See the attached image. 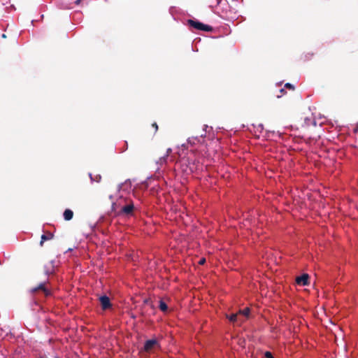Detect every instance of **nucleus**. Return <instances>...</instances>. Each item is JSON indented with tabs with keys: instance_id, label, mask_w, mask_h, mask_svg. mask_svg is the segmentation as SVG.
<instances>
[{
	"instance_id": "f3484780",
	"label": "nucleus",
	"mask_w": 358,
	"mask_h": 358,
	"mask_svg": "<svg viewBox=\"0 0 358 358\" xmlns=\"http://www.w3.org/2000/svg\"><path fill=\"white\" fill-rule=\"evenodd\" d=\"M205 262H206V259H205V258H202V259H201L199 260V264H201V265H202V264H203Z\"/></svg>"
},
{
	"instance_id": "f03ea898",
	"label": "nucleus",
	"mask_w": 358,
	"mask_h": 358,
	"mask_svg": "<svg viewBox=\"0 0 358 358\" xmlns=\"http://www.w3.org/2000/svg\"><path fill=\"white\" fill-rule=\"evenodd\" d=\"M250 313V310L249 308H245L243 310H239L238 313L231 314V315H227L229 320L232 322H244L248 317Z\"/></svg>"
},
{
	"instance_id": "9d476101",
	"label": "nucleus",
	"mask_w": 358,
	"mask_h": 358,
	"mask_svg": "<svg viewBox=\"0 0 358 358\" xmlns=\"http://www.w3.org/2000/svg\"><path fill=\"white\" fill-rule=\"evenodd\" d=\"M171 151H172L171 148H168L166 150V155L163 157H161L159 159L157 163L159 164L160 165L165 164L166 162V159H167L168 156L169 155V154L171 152Z\"/></svg>"
},
{
	"instance_id": "6e6552de",
	"label": "nucleus",
	"mask_w": 358,
	"mask_h": 358,
	"mask_svg": "<svg viewBox=\"0 0 358 358\" xmlns=\"http://www.w3.org/2000/svg\"><path fill=\"white\" fill-rule=\"evenodd\" d=\"M64 218L65 220H71L73 218V213L70 209H66L64 212Z\"/></svg>"
},
{
	"instance_id": "20e7f679",
	"label": "nucleus",
	"mask_w": 358,
	"mask_h": 358,
	"mask_svg": "<svg viewBox=\"0 0 358 358\" xmlns=\"http://www.w3.org/2000/svg\"><path fill=\"white\" fill-rule=\"evenodd\" d=\"M99 302L103 310H107L112 307V303L108 296L106 295L99 297Z\"/></svg>"
},
{
	"instance_id": "2eb2a0df",
	"label": "nucleus",
	"mask_w": 358,
	"mask_h": 358,
	"mask_svg": "<svg viewBox=\"0 0 358 358\" xmlns=\"http://www.w3.org/2000/svg\"><path fill=\"white\" fill-rule=\"evenodd\" d=\"M264 356L266 358H274L273 357V355L271 354V352H268V351H266L265 353H264Z\"/></svg>"
},
{
	"instance_id": "412c9836",
	"label": "nucleus",
	"mask_w": 358,
	"mask_h": 358,
	"mask_svg": "<svg viewBox=\"0 0 358 358\" xmlns=\"http://www.w3.org/2000/svg\"><path fill=\"white\" fill-rule=\"evenodd\" d=\"M152 127H154L155 128V131H157L158 129V126H157V124L156 123H154L152 124Z\"/></svg>"
},
{
	"instance_id": "dca6fc26",
	"label": "nucleus",
	"mask_w": 358,
	"mask_h": 358,
	"mask_svg": "<svg viewBox=\"0 0 358 358\" xmlns=\"http://www.w3.org/2000/svg\"><path fill=\"white\" fill-rule=\"evenodd\" d=\"M198 169L197 166L193 164L192 166L189 167V171L191 173L194 172V171H196Z\"/></svg>"
},
{
	"instance_id": "39448f33",
	"label": "nucleus",
	"mask_w": 358,
	"mask_h": 358,
	"mask_svg": "<svg viewBox=\"0 0 358 358\" xmlns=\"http://www.w3.org/2000/svg\"><path fill=\"white\" fill-rule=\"evenodd\" d=\"M155 347H159V344L157 339L148 340L145 343L144 350L148 352H150Z\"/></svg>"
},
{
	"instance_id": "1a4fd4ad",
	"label": "nucleus",
	"mask_w": 358,
	"mask_h": 358,
	"mask_svg": "<svg viewBox=\"0 0 358 358\" xmlns=\"http://www.w3.org/2000/svg\"><path fill=\"white\" fill-rule=\"evenodd\" d=\"M80 0H71V1H70L68 3L62 6V8H66V9L72 8H73V4L78 5V4L80 3Z\"/></svg>"
},
{
	"instance_id": "a211bd4d",
	"label": "nucleus",
	"mask_w": 358,
	"mask_h": 358,
	"mask_svg": "<svg viewBox=\"0 0 358 358\" xmlns=\"http://www.w3.org/2000/svg\"><path fill=\"white\" fill-rule=\"evenodd\" d=\"M285 87H289V88L292 89V90L294 89V87L291 84H289V83H287L285 85Z\"/></svg>"
},
{
	"instance_id": "aec40b11",
	"label": "nucleus",
	"mask_w": 358,
	"mask_h": 358,
	"mask_svg": "<svg viewBox=\"0 0 358 358\" xmlns=\"http://www.w3.org/2000/svg\"><path fill=\"white\" fill-rule=\"evenodd\" d=\"M153 192H158V188H156V186L154 185L152 187Z\"/></svg>"
},
{
	"instance_id": "423d86ee",
	"label": "nucleus",
	"mask_w": 358,
	"mask_h": 358,
	"mask_svg": "<svg viewBox=\"0 0 358 358\" xmlns=\"http://www.w3.org/2000/svg\"><path fill=\"white\" fill-rule=\"evenodd\" d=\"M309 275L307 273H304L296 278V282L297 285L301 286H306L308 285Z\"/></svg>"
},
{
	"instance_id": "4be33fe9",
	"label": "nucleus",
	"mask_w": 358,
	"mask_h": 358,
	"mask_svg": "<svg viewBox=\"0 0 358 358\" xmlns=\"http://www.w3.org/2000/svg\"><path fill=\"white\" fill-rule=\"evenodd\" d=\"M2 37H3V38H5V37H6V36H5V34H2Z\"/></svg>"
},
{
	"instance_id": "6ab92c4d",
	"label": "nucleus",
	"mask_w": 358,
	"mask_h": 358,
	"mask_svg": "<svg viewBox=\"0 0 358 358\" xmlns=\"http://www.w3.org/2000/svg\"><path fill=\"white\" fill-rule=\"evenodd\" d=\"M52 271H52V268H51L50 270H45V273H46V274H48V275H49V274L52 273Z\"/></svg>"
},
{
	"instance_id": "4468645a",
	"label": "nucleus",
	"mask_w": 358,
	"mask_h": 358,
	"mask_svg": "<svg viewBox=\"0 0 358 358\" xmlns=\"http://www.w3.org/2000/svg\"><path fill=\"white\" fill-rule=\"evenodd\" d=\"M90 178L92 181H96V182H99V180H101V176L100 175H97L96 176L95 178H93L92 175L90 174Z\"/></svg>"
},
{
	"instance_id": "9b49d317",
	"label": "nucleus",
	"mask_w": 358,
	"mask_h": 358,
	"mask_svg": "<svg viewBox=\"0 0 358 358\" xmlns=\"http://www.w3.org/2000/svg\"><path fill=\"white\" fill-rule=\"evenodd\" d=\"M159 308L164 313L168 310V306L163 300L159 301Z\"/></svg>"
},
{
	"instance_id": "f257e3e1",
	"label": "nucleus",
	"mask_w": 358,
	"mask_h": 358,
	"mask_svg": "<svg viewBox=\"0 0 358 358\" xmlns=\"http://www.w3.org/2000/svg\"><path fill=\"white\" fill-rule=\"evenodd\" d=\"M113 208L117 210L119 216L124 217L134 216L135 211L138 209L131 199L124 197L123 195H120L116 202L113 203Z\"/></svg>"
},
{
	"instance_id": "7ed1b4c3",
	"label": "nucleus",
	"mask_w": 358,
	"mask_h": 358,
	"mask_svg": "<svg viewBox=\"0 0 358 358\" xmlns=\"http://www.w3.org/2000/svg\"><path fill=\"white\" fill-rule=\"evenodd\" d=\"M188 24L191 27H192L194 29H198V30H202V31H210L212 30V27L210 26L204 24L201 22L194 21L192 20H188Z\"/></svg>"
},
{
	"instance_id": "ddd939ff",
	"label": "nucleus",
	"mask_w": 358,
	"mask_h": 358,
	"mask_svg": "<svg viewBox=\"0 0 358 358\" xmlns=\"http://www.w3.org/2000/svg\"><path fill=\"white\" fill-rule=\"evenodd\" d=\"M52 234H49L48 236H46L45 234L42 235L41 236V243L43 241H45V240H48V239H50L52 238Z\"/></svg>"
},
{
	"instance_id": "f8f14e48",
	"label": "nucleus",
	"mask_w": 358,
	"mask_h": 358,
	"mask_svg": "<svg viewBox=\"0 0 358 358\" xmlns=\"http://www.w3.org/2000/svg\"><path fill=\"white\" fill-rule=\"evenodd\" d=\"M37 289H43L45 295L49 294V292L46 290L44 287V284H41L37 288L34 289V291H36Z\"/></svg>"
},
{
	"instance_id": "0eeeda50",
	"label": "nucleus",
	"mask_w": 358,
	"mask_h": 358,
	"mask_svg": "<svg viewBox=\"0 0 358 358\" xmlns=\"http://www.w3.org/2000/svg\"><path fill=\"white\" fill-rule=\"evenodd\" d=\"M203 134H201L200 137L189 138L187 140V143H188V144H190V145H195L197 143H201V141L203 140Z\"/></svg>"
},
{
	"instance_id": "5701e85b",
	"label": "nucleus",
	"mask_w": 358,
	"mask_h": 358,
	"mask_svg": "<svg viewBox=\"0 0 358 358\" xmlns=\"http://www.w3.org/2000/svg\"><path fill=\"white\" fill-rule=\"evenodd\" d=\"M55 358H57V357H55Z\"/></svg>"
}]
</instances>
